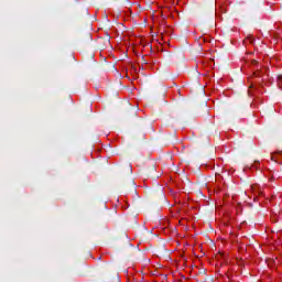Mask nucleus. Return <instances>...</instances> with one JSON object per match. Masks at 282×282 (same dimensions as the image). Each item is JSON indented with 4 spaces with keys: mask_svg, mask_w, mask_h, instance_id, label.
Wrapping results in <instances>:
<instances>
[{
    "mask_svg": "<svg viewBox=\"0 0 282 282\" xmlns=\"http://www.w3.org/2000/svg\"><path fill=\"white\" fill-rule=\"evenodd\" d=\"M130 74L132 75V78H138V69H135V66H130Z\"/></svg>",
    "mask_w": 282,
    "mask_h": 282,
    "instance_id": "nucleus-3",
    "label": "nucleus"
},
{
    "mask_svg": "<svg viewBox=\"0 0 282 282\" xmlns=\"http://www.w3.org/2000/svg\"><path fill=\"white\" fill-rule=\"evenodd\" d=\"M276 155H279V153L271 154V160H273V162H276Z\"/></svg>",
    "mask_w": 282,
    "mask_h": 282,
    "instance_id": "nucleus-7",
    "label": "nucleus"
},
{
    "mask_svg": "<svg viewBox=\"0 0 282 282\" xmlns=\"http://www.w3.org/2000/svg\"><path fill=\"white\" fill-rule=\"evenodd\" d=\"M259 165H260L259 161H254L251 169H259Z\"/></svg>",
    "mask_w": 282,
    "mask_h": 282,
    "instance_id": "nucleus-5",
    "label": "nucleus"
},
{
    "mask_svg": "<svg viewBox=\"0 0 282 282\" xmlns=\"http://www.w3.org/2000/svg\"><path fill=\"white\" fill-rule=\"evenodd\" d=\"M253 76H254L256 78H261V72L256 70V72L253 73Z\"/></svg>",
    "mask_w": 282,
    "mask_h": 282,
    "instance_id": "nucleus-6",
    "label": "nucleus"
},
{
    "mask_svg": "<svg viewBox=\"0 0 282 282\" xmlns=\"http://www.w3.org/2000/svg\"><path fill=\"white\" fill-rule=\"evenodd\" d=\"M200 65L202 67H205L206 72H210L215 62L213 59H208L207 62H203Z\"/></svg>",
    "mask_w": 282,
    "mask_h": 282,
    "instance_id": "nucleus-1",
    "label": "nucleus"
},
{
    "mask_svg": "<svg viewBox=\"0 0 282 282\" xmlns=\"http://www.w3.org/2000/svg\"><path fill=\"white\" fill-rule=\"evenodd\" d=\"M252 65H257V61H252Z\"/></svg>",
    "mask_w": 282,
    "mask_h": 282,
    "instance_id": "nucleus-8",
    "label": "nucleus"
},
{
    "mask_svg": "<svg viewBox=\"0 0 282 282\" xmlns=\"http://www.w3.org/2000/svg\"><path fill=\"white\" fill-rule=\"evenodd\" d=\"M245 45H253L254 44V36L252 35H248L245 41H243Z\"/></svg>",
    "mask_w": 282,
    "mask_h": 282,
    "instance_id": "nucleus-2",
    "label": "nucleus"
},
{
    "mask_svg": "<svg viewBox=\"0 0 282 282\" xmlns=\"http://www.w3.org/2000/svg\"><path fill=\"white\" fill-rule=\"evenodd\" d=\"M278 87L282 89V75L278 76Z\"/></svg>",
    "mask_w": 282,
    "mask_h": 282,
    "instance_id": "nucleus-4",
    "label": "nucleus"
}]
</instances>
